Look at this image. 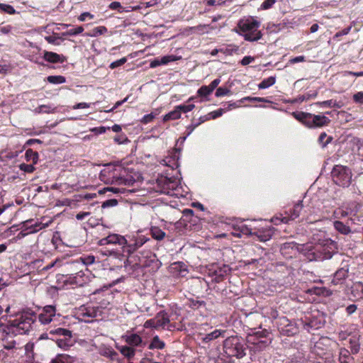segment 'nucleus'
<instances>
[{
    "label": "nucleus",
    "instance_id": "nucleus-1",
    "mask_svg": "<svg viewBox=\"0 0 363 363\" xmlns=\"http://www.w3.org/2000/svg\"><path fill=\"white\" fill-rule=\"evenodd\" d=\"M337 242L326 240L324 244H306L302 246L301 252L304 257L310 262L330 259L337 252Z\"/></svg>",
    "mask_w": 363,
    "mask_h": 363
},
{
    "label": "nucleus",
    "instance_id": "nucleus-2",
    "mask_svg": "<svg viewBox=\"0 0 363 363\" xmlns=\"http://www.w3.org/2000/svg\"><path fill=\"white\" fill-rule=\"evenodd\" d=\"M148 239L143 235L126 240L124 236L118 234H110L107 237L101 238L99 241V245L109 244L118 245L121 246L123 252L130 255L135 252L139 247H142Z\"/></svg>",
    "mask_w": 363,
    "mask_h": 363
},
{
    "label": "nucleus",
    "instance_id": "nucleus-3",
    "mask_svg": "<svg viewBox=\"0 0 363 363\" xmlns=\"http://www.w3.org/2000/svg\"><path fill=\"white\" fill-rule=\"evenodd\" d=\"M99 179L105 184L132 185L135 179L127 175L126 169L121 165L107 164L101 171Z\"/></svg>",
    "mask_w": 363,
    "mask_h": 363
},
{
    "label": "nucleus",
    "instance_id": "nucleus-4",
    "mask_svg": "<svg viewBox=\"0 0 363 363\" xmlns=\"http://www.w3.org/2000/svg\"><path fill=\"white\" fill-rule=\"evenodd\" d=\"M260 22L253 16L242 18L238 21V27L243 33L244 39L247 41L254 42L262 38V33L259 30Z\"/></svg>",
    "mask_w": 363,
    "mask_h": 363
},
{
    "label": "nucleus",
    "instance_id": "nucleus-5",
    "mask_svg": "<svg viewBox=\"0 0 363 363\" xmlns=\"http://www.w3.org/2000/svg\"><path fill=\"white\" fill-rule=\"evenodd\" d=\"M292 116L308 128H318L328 126L330 119L323 115H315L303 111H294Z\"/></svg>",
    "mask_w": 363,
    "mask_h": 363
},
{
    "label": "nucleus",
    "instance_id": "nucleus-6",
    "mask_svg": "<svg viewBox=\"0 0 363 363\" xmlns=\"http://www.w3.org/2000/svg\"><path fill=\"white\" fill-rule=\"evenodd\" d=\"M223 351L229 357L242 358L246 354L247 346L244 340L238 335L227 337L223 341Z\"/></svg>",
    "mask_w": 363,
    "mask_h": 363
},
{
    "label": "nucleus",
    "instance_id": "nucleus-7",
    "mask_svg": "<svg viewBox=\"0 0 363 363\" xmlns=\"http://www.w3.org/2000/svg\"><path fill=\"white\" fill-rule=\"evenodd\" d=\"M48 335L55 337L52 339L60 349L64 350H68L75 343L72 331L66 328H51L47 334H43L41 337L44 338V335L47 336Z\"/></svg>",
    "mask_w": 363,
    "mask_h": 363
},
{
    "label": "nucleus",
    "instance_id": "nucleus-8",
    "mask_svg": "<svg viewBox=\"0 0 363 363\" xmlns=\"http://www.w3.org/2000/svg\"><path fill=\"white\" fill-rule=\"evenodd\" d=\"M352 173L351 169L341 164H336L331 172V177L333 182L343 188L348 187L352 182Z\"/></svg>",
    "mask_w": 363,
    "mask_h": 363
},
{
    "label": "nucleus",
    "instance_id": "nucleus-9",
    "mask_svg": "<svg viewBox=\"0 0 363 363\" xmlns=\"http://www.w3.org/2000/svg\"><path fill=\"white\" fill-rule=\"evenodd\" d=\"M177 187L178 182L174 177L161 175L157 179L155 188L160 194L172 195Z\"/></svg>",
    "mask_w": 363,
    "mask_h": 363
},
{
    "label": "nucleus",
    "instance_id": "nucleus-10",
    "mask_svg": "<svg viewBox=\"0 0 363 363\" xmlns=\"http://www.w3.org/2000/svg\"><path fill=\"white\" fill-rule=\"evenodd\" d=\"M302 209V201H298L289 211H286L284 216L283 214H280L279 216H274L272 218V221L275 225H279L281 223H288L290 220H294L300 216Z\"/></svg>",
    "mask_w": 363,
    "mask_h": 363
},
{
    "label": "nucleus",
    "instance_id": "nucleus-11",
    "mask_svg": "<svg viewBox=\"0 0 363 363\" xmlns=\"http://www.w3.org/2000/svg\"><path fill=\"white\" fill-rule=\"evenodd\" d=\"M99 313H101L99 307L83 305L78 308L76 315L79 320L90 323L98 316Z\"/></svg>",
    "mask_w": 363,
    "mask_h": 363
},
{
    "label": "nucleus",
    "instance_id": "nucleus-12",
    "mask_svg": "<svg viewBox=\"0 0 363 363\" xmlns=\"http://www.w3.org/2000/svg\"><path fill=\"white\" fill-rule=\"evenodd\" d=\"M181 150L179 148L174 147L169 152L167 156H166L160 163L162 165L169 167L172 169H175L179 167V160L180 158Z\"/></svg>",
    "mask_w": 363,
    "mask_h": 363
},
{
    "label": "nucleus",
    "instance_id": "nucleus-13",
    "mask_svg": "<svg viewBox=\"0 0 363 363\" xmlns=\"http://www.w3.org/2000/svg\"><path fill=\"white\" fill-rule=\"evenodd\" d=\"M57 315L56 306L54 305L45 306L38 315V320L41 324L50 323Z\"/></svg>",
    "mask_w": 363,
    "mask_h": 363
},
{
    "label": "nucleus",
    "instance_id": "nucleus-14",
    "mask_svg": "<svg viewBox=\"0 0 363 363\" xmlns=\"http://www.w3.org/2000/svg\"><path fill=\"white\" fill-rule=\"evenodd\" d=\"M48 225H44L42 223L35 222L33 223V220H28L23 223V230L18 233V238H21L28 234L37 233Z\"/></svg>",
    "mask_w": 363,
    "mask_h": 363
},
{
    "label": "nucleus",
    "instance_id": "nucleus-15",
    "mask_svg": "<svg viewBox=\"0 0 363 363\" xmlns=\"http://www.w3.org/2000/svg\"><path fill=\"white\" fill-rule=\"evenodd\" d=\"M241 231L245 234H254L257 238V240L260 242H266L269 240L274 233L271 228L264 229L262 230H258L256 233H252L251 230H249L247 228H245L244 230V226H242Z\"/></svg>",
    "mask_w": 363,
    "mask_h": 363
},
{
    "label": "nucleus",
    "instance_id": "nucleus-16",
    "mask_svg": "<svg viewBox=\"0 0 363 363\" xmlns=\"http://www.w3.org/2000/svg\"><path fill=\"white\" fill-rule=\"evenodd\" d=\"M65 282L77 286H82L86 282V277L82 271L78 272L74 274H71Z\"/></svg>",
    "mask_w": 363,
    "mask_h": 363
},
{
    "label": "nucleus",
    "instance_id": "nucleus-17",
    "mask_svg": "<svg viewBox=\"0 0 363 363\" xmlns=\"http://www.w3.org/2000/svg\"><path fill=\"white\" fill-rule=\"evenodd\" d=\"M349 266L346 265L337 269L334 274L331 283L334 285H338L343 283L348 276Z\"/></svg>",
    "mask_w": 363,
    "mask_h": 363
},
{
    "label": "nucleus",
    "instance_id": "nucleus-18",
    "mask_svg": "<svg viewBox=\"0 0 363 363\" xmlns=\"http://www.w3.org/2000/svg\"><path fill=\"white\" fill-rule=\"evenodd\" d=\"M43 59L50 63H63L67 58L63 55H59L51 51H44Z\"/></svg>",
    "mask_w": 363,
    "mask_h": 363
},
{
    "label": "nucleus",
    "instance_id": "nucleus-19",
    "mask_svg": "<svg viewBox=\"0 0 363 363\" xmlns=\"http://www.w3.org/2000/svg\"><path fill=\"white\" fill-rule=\"evenodd\" d=\"M155 318L158 329H165L166 326L169 323V316L165 311L158 312L155 316Z\"/></svg>",
    "mask_w": 363,
    "mask_h": 363
},
{
    "label": "nucleus",
    "instance_id": "nucleus-20",
    "mask_svg": "<svg viewBox=\"0 0 363 363\" xmlns=\"http://www.w3.org/2000/svg\"><path fill=\"white\" fill-rule=\"evenodd\" d=\"M360 338L361 335L359 334H354L351 336L349 340V348L350 352L352 354H357L360 351Z\"/></svg>",
    "mask_w": 363,
    "mask_h": 363
},
{
    "label": "nucleus",
    "instance_id": "nucleus-21",
    "mask_svg": "<svg viewBox=\"0 0 363 363\" xmlns=\"http://www.w3.org/2000/svg\"><path fill=\"white\" fill-rule=\"evenodd\" d=\"M176 60V57L174 55H166L162 57L161 59L155 58L152 60L150 63V68H155L158 66L162 65H167L170 62H174Z\"/></svg>",
    "mask_w": 363,
    "mask_h": 363
},
{
    "label": "nucleus",
    "instance_id": "nucleus-22",
    "mask_svg": "<svg viewBox=\"0 0 363 363\" xmlns=\"http://www.w3.org/2000/svg\"><path fill=\"white\" fill-rule=\"evenodd\" d=\"M171 272L177 275L184 276V273L187 272L186 266L182 262H176L170 266Z\"/></svg>",
    "mask_w": 363,
    "mask_h": 363
},
{
    "label": "nucleus",
    "instance_id": "nucleus-23",
    "mask_svg": "<svg viewBox=\"0 0 363 363\" xmlns=\"http://www.w3.org/2000/svg\"><path fill=\"white\" fill-rule=\"evenodd\" d=\"M351 354L349 350L345 347L340 348L339 352L340 363H353L354 357L351 356Z\"/></svg>",
    "mask_w": 363,
    "mask_h": 363
},
{
    "label": "nucleus",
    "instance_id": "nucleus-24",
    "mask_svg": "<svg viewBox=\"0 0 363 363\" xmlns=\"http://www.w3.org/2000/svg\"><path fill=\"white\" fill-rule=\"evenodd\" d=\"M225 333V330H215L214 331L206 334L203 337L202 341L205 343H208L209 342L216 340L219 337H224Z\"/></svg>",
    "mask_w": 363,
    "mask_h": 363
},
{
    "label": "nucleus",
    "instance_id": "nucleus-25",
    "mask_svg": "<svg viewBox=\"0 0 363 363\" xmlns=\"http://www.w3.org/2000/svg\"><path fill=\"white\" fill-rule=\"evenodd\" d=\"M165 342L162 340L158 335H155L151 340L148 345L150 350H162L165 347Z\"/></svg>",
    "mask_w": 363,
    "mask_h": 363
},
{
    "label": "nucleus",
    "instance_id": "nucleus-26",
    "mask_svg": "<svg viewBox=\"0 0 363 363\" xmlns=\"http://www.w3.org/2000/svg\"><path fill=\"white\" fill-rule=\"evenodd\" d=\"M74 357L67 354H59L50 363H73Z\"/></svg>",
    "mask_w": 363,
    "mask_h": 363
},
{
    "label": "nucleus",
    "instance_id": "nucleus-27",
    "mask_svg": "<svg viewBox=\"0 0 363 363\" xmlns=\"http://www.w3.org/2000/svg\"><path fill=\"white\" fill-rule=\"evenodd\" d=\"M228 269L226 268L225 266L222 268H219L218 269H215L213 272L214 277L213 278V281L216 283H220L224 280L225 276L227 274Z\"/></svg>",
    "mask_w": 363,
    "mask_h": 363
},
{
    "label": "nucleus",
    "instance_id": "nucleus-28",
    "mask_svg": "<svg viewBox=\"0 0 363 363\" xmlns=\"http://www.w3.org/2000/svg\"><path fill=\"white\" fill-rule=\"evenodd\" d=\"M298 250V246L295 242H286L281 245L280 251L283 255L290 253V250Z\"/></svg>",
    "mask_w": 363,
    "mask_h": 363
},
{
    "label": "nucleus",
    "instance_id": "nucleus-29",
    "mask_svg": "<svg viewBox=\"0 0 363 363\" xmlns=\"http://www.w3.org/2000/svg\"><path fill=\"white\" fill-rule=\"evenodd\" d=\"M335 229L342 235H348L351 232V229L342 222L336 220L333 223Z\"/></svg>",
    "mask_w": 363,
    "mask_h": 363
},
{
    "label": "nucleus",
    "instance_id": "nucleus-30",
    "mask_svg": "<svg viewBox=\"0 0 363 363\" xmlns=\"http://www.w3.org/2000/svg\"><path fill=\"white\" fill-rule=\"evenodd\" d=\"M25 158L27 162H32L33 164L38 163L39 155L38 152L33 151L32 149H28L25 153Z\"/></svg>",
    "mask_w": 363,
    "mask_h": 363
},
{
    "label": "nucleus",
    "instance_id": "nucleus-31",
    "mask_svg": "<svg viewBox=\"0 0 363 363\" xmlns=\"http://www.w3.org/2000/svg\"><path fill=\"white\" fill-rule=\"evenodd\" d=\"M152 237L157 240H162L165 237V233L159 227H152L150 229Z\"/></svg>",
    "mask_w": 363,
    "mask_h": 363
},
{
    "label": "nucleus",
    "instance_id": "nucleus-32",
    "mask_svg": "<svg viewBox=\"0 0 363 363\" xmlns=\"http://www.w3.org/2000/svg\"><path fill=\"white\" fill-rule=\"evenodd\" d=\"M126 342L132 346H139L142 342V337L139 335L133 333L127 337Z\"/></svg>",
    "mask_w": 363,
    "mask_h": 363
},
{
    "label": "nucleus",
    "instance_id": "nucleus-33",
    "mask_svg": "<svg viewBox=\"0 0 363 363\" xmlns=\"http://www.w3.org/2000/svg\"><path fill=\"white\" fill-rule=\"evenodd\" d=\"M276 82V77L271 76L268 78L264 79L259 84L258 88L259 89H264L274 85Z\"/></svg>",
    "mask_w": 363,
    "mask_h": 363
},
{
    "label": "nucleus",
    "instance_id": "nucleus-34",
    "mask_svg": "<svg viewBox=\"0 0 363 363\" xmlns=\"http://www.w3.org/2000/svg\"><path fill=\"white\" fill-rule=\"evenodd\" d=\"M180 118L181 115L179 112V110L177 109V107L175 106L173 111L169 112L163 116V121L167 122L172 120H177Z\"/></svg>",
    "mask_w": 363,
    "mask_h": 363
},
{
    "label": "nucleus",
    "instance_id": "nucleus-35",
    "mask_svg": "<svg viewBox=\"0 0 363 363\" xmlns=\"http://www.w3.org/2000/svg\"><path fill=\"white\" fill-rule=\"evenodd\" d=\"M315 104L320 107L340 108L341 106L335 100L330 99L323 101H318Z\"/></svg>",
    "mask_w": 363,
    "mask_h": 363
},
{
    "label": "nucleus",
    "instance_id": "nucleus-36",
    "mask_svg": "<svg viewBox=\"0 0 363 363\" xmlns=\"http://www.w3.org/2000/svg\"><path fill=\"white\" fill-rule=\"evenodd\" d=\"M231 106L235 107V104H229L228 107L227 108H220L216 111H211L209 113V116L211 119H216V118L221 116L227 111L230 110Z\"/></svg>",
    "mask_w": 363,
    "mask_h": 363
},
{
    "label": "nucleus",
    "instance_id": "nucleus-37",
    "mask_svg": "<svg viewBox=\"0 0 363 363\" xmlns=\"http://www.w3.org/2000/svg\"><path fill=\"white\" fill-rule=\"evenodd\" d=\"M318 143L322 147H325L333 140L332 136H328L326 133L323 132L318 137Z\"/></svg>",
    "mask_w": 363,
    "mask_h": 363
},
{
    "label": "nucleus",
    "instance_id": "nucleus-38",
    "mask_svg": "<svg viewBox=\"0 0 363 363\" xmlns=\"http://www.w3.org/2000/svg\"><path fill=\"white\" fill-rule=\"evenodd\" d=\"M309 291L318 296H329L331 294V292L325 287H313L309 289Z\"/></svg>",
    "mask_w": 363,
    "mask_h": 363
},
{
    "label": "nucleus",
    "instance_id": "nucleus-39",
    "mask_svg": "<svg viewBox=\"0 0 363 363\" xmlns=\"http://www.w3.org/2000/svg\"><path fill=\"white\" fill-rule=\"evenodd\" d=\"M187 306L192 309H199L201 307H205L206 303L203 301H199L194 299H189Z\"/></svg>",
    "mask_w": 363,
    "mask_h": 363
},
{
    "label": "nucleus",
    "instance_id": "nucleus-40",
    "mask_svg": "<svg viewBox=\"0 0 363 363\" xmlns=\"http://www.w3.org/2000/svg\"><path fill=\"white\" fill-rule=\"evenodd\" d=\"M47 79L49 83L54 84H63L66 82L65 77L61 75L49 76Z\"/></svg>",
    "mask_w": 363,
    "mask_h": 363
},
{
    "label": "nucleus",
    "instance_id": "nucleus-41",
    "mask_svg": "<svg viewBox=\"0 0 363 363\" xmlns=\"http://www.w3.org/2000/svg\"><path fill=\"white\" fill-rule=\"evenodd\" d=\"M112 192L113 194H123L125 191V188L120 187H106L104 188L102 190H100L99 194H105L106 192Z\"/></svg>",
    "mask_w": 363,
    "mask_h": 363
},
{
    "label": "nucleus",
    "instance_id": "nucleus-42",
    "mask_svg": "<svg viewBox=\"0 0 363 363\" xmlns=\"http://www.w3.org/2000/svg\"><path fill=\"white\" fill-rule=\"evenodd\" d=\"M213 90L212 89V88H211L209 85H204L199 89V90L197 91V94L199 96H207L209 94H211L213 92Z\"/></svg>",
    "mask_w": 363,
    "mask_h": 363
},
{
    "label": "nucleus",
    "instance_id": "nucleus-43",
    "mask_svg": "<svg viewBox=\"0 0 363 363\" xmlns=\"http://www.w3.org/2000/svg\"><path fill=\"white\" fill-rule=\"evenodd\" d=\"M177 109L179 110L180 115L182 116V113H188L192 111L195 108V105L193 104L185 105L181 104L179 106H176Z\"/></svg>",
    "mask_w": 363,
    "mask_h": 363
},
{
    "label": "nucleus",
    "instance_id": "nucleus-44",
    "mask_svg": "<svg viewBox=\"0 0 363 363\" xmlns=\"http://www.w3.org/2000/svg\"><path fill=\"white\" fill-rule=\"evenodd\" d=\"M84 31V28L82 26H77L76 28H71L67 30L65 33H63L64 35H77L78 34L82 33Z\"/></svg>",
    "mask_w": 363,
    "mask_h": 363
},
{
    "label": "nucleus",
    "instance_id": "nucleus-45",
    "mask_svg": "<svg viewBox=\"0 0 363 363\" xmlns=\"http://www.w3.org/2000/svg\"><path fill=\"white\" fill-rule=\"evenodd\" d=\"M107 28L105 26H97L92 30V33L89 34V36H98L103 35L107 32Z\"/></svg>",
    "mask_w": 363,
    "mask_h": 363
},
{
    "label": "nucleus",
    "instance_id": "nucleus-46",
    "mask_svg": "<svg viewBox=\"0 0 363 363\" xmlns=\"http://www.w3.org/2000/svg\"><path fill=\"white\" fill-rule=\"evenodd\" d=\"M121 352L123 355L128 358H131L135 355V350L130 347H123Z\"/></svg>",
    "mask_w": 363,
    "mask_h": 363
},
{
    "label": "nucleus",
    "instance_id": "nucleus-47",
    "mask_svg": "<svg viewBox=\"0 0 363 363\" xmlns=\"http://www.w3.org/2000/svg\"><path fill=\"white\" fill-rule=\"evenodd\" d=\"M0 10L4 13H9V14H14L16 13V10L15 9L9 5V4H1L0 3Z\"/></svg>",
    "mask_w": 363,
    "mask_h": 363
},
{
    "label": "nucleus",
    "instance_id": "nucleus-48",
    "mask_svg": "<svg viewBox=\"0 0 363 363\" xmlns=\"http://www.w3.org/2000/svg\"><path fill=\"white\" fill-rule=\"evenodd\" d=\"M297 331L296 328H294L292 325L287 324L286 325V329H282V333L287 336H291L294 335Z\"/></svg>",
    "mask_w": 363,
    "mask_h": 363
},
{
    "label": "nucleus",
    "instance_id": "nucleus-49",
    "mask_svg": "<svg viewBox=\"0 0 363 363\" xmlns=\"http://www.w3.org/2000/svg\"><path fill=\"white\" fill-rule=\"evenodd\" d=\"M19 168L21 170H22L26 173H32L35 170V168L33 164H28L23 163V164H20Z\"/></svg>",
    "mask_w": 363,
    "mask_h": 363
},
{
    "label": "nucleus",
    "instance_id": "nucleus-50",
    "mask_svg": "<svg viewBox=\"0 0 363 363\" xmlns=\"http://www.w3.org/2000/svg\"><path fill=\"white\" fill-rule=\"evenodd\" d=\"M113 140L115 143L118 144H123L129 141L128 137L125 133H121L118 135H116L113 138Z\"/></svg>",
    "mask_w": 363,
    "mask_h": 363
},
{
    "label": "nucleus",
    "instance_id": "nucleus-51",
    "mask_svg": "<svg viewBox=\"0 0 363 363\" xmlns=\"http://www.w3.org/2000/svg\"><path fill=\"white\" fill-rule=\"evenodd\" d=\"M118 203V202L117 199H108V200H106L105 201H104L101 204V207L103 208L113 207V206H117Z\"/></svg>",
    "mask_w": 363,
    "mask_h": 363
},
{
    "label": "nucleus",
    "instance_id": "nucleus-52",
    "mask_svg": "<svg viewBox=\"0 0 363 363\" xmlns=\"http://www.w3.org/2000/svg\"><path fill=\"white\" fill-rule=\"evenodd\" d=\"M230 93V90L229 89H228L226 87L220 86L216 89L215 95L216 97H220V96L228 95Z\"/></svg>",
    "mask_w": 363,
    "mask_h": 363
},
{
    "label": "nucleus",
    "instance_id": "nucleus-53",
    "mask_svg": "<svg viewBox=\"0 0 363 363\" xmlns=\"http://www.w3.org/2000/svg\"><path fill=\"white\" fill-rule=\"evenodd\" d=\"M109 9L112 10H118L120 13H123L124 11H128V10L125 11L121 5V3L118 1H113L109 6Z\"/></svg>",
    "mask_w": 363,
    "mask_h": 363
},
{
    "label": "nucleus",
    "instance_id": "nucleus-54",
    "mask_svg": "<svg viewBox=\"0 0 363 363\" xmlns=\"http://www.w3.org/2000/svg\"><path fill=\"white\" fill-rule=\"evenodd\" d=\"M276 0H265L262 2L260 6V9L262 10H267L271 9L274 4L276 3Z\"/></svg>",
    "mask_w": 363,
    "mask_h": 363
},
{
    "label": "nucleus",
    "instance_id": "nucleus-55",
    "mask_svg": "<svg viewBox=\"0 0 363 363\" xmlns=\"http://www.w3.org/2000/svg\"><path fill=\"white\" fill-rule=\"evenodd\" d=\"M126 62H127L126 57H122L120 60H118L116 61L111 62L109 65V67L111 69H115L118 67H120V66L124 65Z\"/></svg>",
    "mask_w": 363,
    "mask_h": 363
},
{
    "label": "nucleus",
    "instance_id": "nucleus-56",
    "mask_svg": "<svg viewBox=\"0 0 363 363\" xmlns=\"http://www.w3.org/2000/svg\"><path fill=\"white\" fill-rule=\"evenodd\" d=\"M209 28V25H199L197 26L193 27V29L195 32L199 33H204L208 32V28Z\"/></svg>",
    "mask_w": 363,
    "mask_h": 363
},
{
    "label": "nucleus",
    "instance_id": "nucleus-57",
    "mask_svg": "<svg viewBox=\"0 0 363 363\" xmlns=\"http://www.w3.org/2000/svg\"><path fill=\"white\" fill-rule=\"evenodd\" d=\"M144 327L145 328H154L157 330L158 328L156 325V320L155 317L153 318L146 320L144 323Z\"/></svg>",
    "mask_w": 363,
    "mask_h": 363
},
{
    "label": "nucleus",
    "instance_id": "nucleus-58",
    "mask_svg": "<svg viewBox=\"0 0 363 363\" xmlns=\"http://www.w3.org/2000/svg\"><path fill=\"white\" fill-rule=\"evenodd\" d=\"M155 118V116L151 113L150 114L145 115L140 120V122L143 124H147L149 123H151L154 118Z\"/></svg>",
    "mask_w": 363,
    "mask_h": 363
},
{
    "label": "nucleus",
    "instance_id": "nucleus-59",
    "mask_svg": "<svg viewBox=\"0 0 363 363\" xmlns=\"http://www.w3.org/2000/svg\"><path fill=\"white\" fill-rule=\"evenodd\" d=\"M242 100L250 101L269 102V101L267 98H263V97L246 96V97L243 98Z\"/></svg>",
    "mask_w": 363,
    "mask_h": 363
},
{
    "label": "nucleus",
    "instance_id": "nucleus-60",
    "mask_svg": "<svg viewBox=\"0 0 363 363\" xmlns=\"http://www.w3.org/2000/svg\"><path fill=\"white\" fill-rule=\"evenodd\" d=\"M80 259L82 261L84 264L88 265L94 263L95 262V257L93 255H89L84 257H80Z\"/></svg>",
    "mask_w": 363,
    "mask_h": 363
},
{
    "label": "nucleus",
    "instance_id": "nucleus-61",
    "mask_svg": "<svg viewBox=\"0 0 363 363\" xmlns=\"http://www.w3.org/2000/svg\"><path fill=\"white\" fill-rule=\"evenodd\" d=\"M269 332L267 330L264 329V330L256 332L255 333V337H257V339H259V338L267 337L269 336Z\"/></svg>",
    "mask_w": 363,
    "mask_h": 363
},
{
    "label": "nucleus",
    "instance_id": "nucleus-62",
    "mask_svg": "<svg viewBox=\"0 0 363 363\" xmlns=\"http://www.w3.org/2000/svg\"><path fill=\"white\" fill-rule=\"evenodd\" d=\"M353 100L355 103L363 104V91H359L353 95Z\"/></svg>",
    "mask_w": 363,
    "mask_h": 363
},
{
    "label": "nucleus",
    "instance_id": "nucleus-63",
    "mask_svg": "<svg viewBox=\"0 0 363 363\" xmlns=\"http://www.w3.org/2000/svg\"><path fill=\"white\" fill-rule=\"evenodd\" d=\"M127 100H128V97H125L123 100L117 101L111 108L105 110L104 111L106 113H111V112L113 111L115 109H116L118 107L121 106L123 103L127 101Z\"/></svg>",
    "mask_w": 363,
    "mask_h": 363
},
{
    "label": "nucleus",
    "instance_id": "nucleus-64",
    "mask_svg": "<svg viewBox=\"0 0 363 363\" xmlns=\"http://www.w3.org/2000/svg\"><path fill=\"white\" fill-rule=\"evenodd\" d=\"M351 28H352L351 26H348V27L342 29V30L336 33L334 38H340L342 35H347L350 32Z\"/></svg>",
    "mask_w": 363,
    "mask_h": 363
}]
</instances>
